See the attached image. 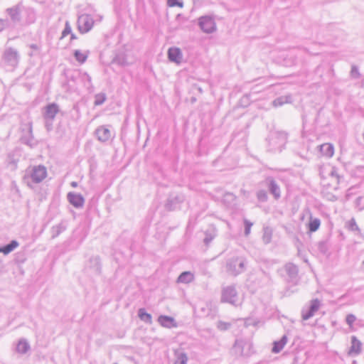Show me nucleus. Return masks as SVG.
Wrapping results in <instances>:
<instances>
[{
    "mask_svg": "<svg viewBox=\"0 0 364 364\" xmlns=\"http://www.w3.org/2000/svg\"><path fill=\"white\" fill-rule=\"evenodd\" d=\"M269 150L272 152H280L287 142V133L282 131L270 132L267 138Z\"/></svg>",
    "mask_w": 364,
    "mask_h": 364,
    "instance_id": "obj_1",
    "label": "nucleus"
},
{
    "mask_svg": "<svg viewBox=\"0 0 364 364\" xmlns=\"http://www.w3.org/2000/svg\"><path fill=\"white\" fill-rule=\"evenodd\" d=\"M247 261L244 257H232L226 262V272L231 276L236 277L246 270Z\"/></svg>",
    "mask_w": 364,
    "mask_h": 364,
    "instance_id": "obj_2",
    "label": "nucleus"
},
{
    "mask_svg": "<svg viewBox=\"0 0 364 364\" xmlns=\"http://www.w3.org/2000/svg\"><path fill=\"white\" fill-rule=\"evenodd\" d=\"M47 176V170L44 166H33L31 170H27L23 176L24 181L31 186V183H39Z\"/></svg>",
    "mask_w": 364,
    "mask_h": 364,
    "instance_id": "obj_3",
    "label": "nucleus"
},
{
    "mask_svg": "<svg viewBox=\"0 0 364 364\" xmlns=\"http://www.w3.org/2000/svg\"><path fill=\"white\" fill-rule=\"evenodd\" d=\"M21 136L20 141L22 144L27 145L30 148H34L38 145V141L33 134L32 122L22 124L20 127Z\"/></svg>",
    "mask_w": 364,
    "mask_h": 364,
    "instance_id": "obj_4",
    "label": "nucleus"
},
{
    "mask_svg": "<svg viewBox=\"0 0 364 364\" xmlns=\"http://www.w3.org/2000/svg\"><path fill=\"white\" fill-rule=\"evenodd\" d=\"M255 352L252 343H234L231 348V353L237 357H248Z\"/></svg>",
    "mask_w": 364,
    "mask_h": 364,
    "instance_id": "obj_5",
    "label": "nucleus"
},
{
    "mask_svg": "<svg viewBox=\"0 0 364 364\" xmlns=\"http://www.w3.org/2000/svg\"><path fill=\"white\" fill-rule=\"evenodd\" d=\"M94 19L92 16L83 14L78 16L77 24L79 32L82 34L89 32L94 26Z\"/></svg>",
    "mask_w": 364,
    "mask_h": 364,
    "instance_id": "obj_6",
    "label": "nucleus"
},
{
    "mask_svg": "<svg viewBox=\"0 0 364 364\" xmlns=\"http://www.w3.org/2000/svg\"><path fill=\"white\" fill-rule=\"evenodd\" d=\"M238 296L234 285L227 286L223 288L221 294V301L236 305Z\"/></svg>",
    "mask_w": 364,
    "mask_h": 364,
    "instance_id": "obj_7",
    "label": "nucleus"
},
{
    "mask_svg": "<svg viewBox=\"0 0 364 364\" xmlns=\"http://www.w3.org/2000/svg\"><path fill=\"white\" fill-rule=\"evenodd\" d=\"M261 186L268 188L269 192L273 196L275 200L281 197L280 187L272 176L267 177L259 183Z\"/></svg>",
    "mask_w": 364,
    "mask_h": 364,
    "instance_id": "obj_8",
    "label": "nucleus"
},
{
    "mask_svg": "<svg viewBox=\"0 0 364 364\" xmlns=\"http://www.w3.org/2000/svg\"><path fill=\"white\" fill-rule=\"evenodd\" d=\"M198 26L205 33H212L216 31V23L213 17L203 16L198 18Z\"/></svg>",
    "mask_w": 364,
    "mask_h": 364,
    "instance_id": "obj_9",
    "label": "nucleus"
},
{
    "mask_svg": "<svg viewBox=\"0 0 364 364\" xmlns=\"http://www.w3.org/2000/svg\"><path fill=\"white\" fill-rule=\"evenodd\" d=\"M43 117L46 120V126H52L56 114L59 112V106L56 103L48 104L44 108Z\"/></svg>",
    "mask_w": 364,
    "mask_h": 364,
    "instance_id": "obj_10",
    "label": "nucleus"
},
{
    "mask_svg": "<svg viewBox=\"0 0 364 364\" xmlns=\"http://www.w3.org/2000/svg\"><path fill=\"white\" fill-rule=\"evenodd\" d=\"M23 9V6L22 3H18L16 5L7 8L5 10V12L8 14L9 16L11 21L14 23H19L21 20V13Z\"/></svg>",
    "mask_w": 364,
    "mask_h": 364,
    "instance_id": "obj_11",
    "label": "nucleus"
},
{
    "mask_svg": "<svg viewBox=\"0 0 364 364\" xmlns=\"http://www.w3.org/2000/svg\"><path fill=\"white\" fill-rule=\"evenodd\" d=\"M19 55L16 50L9 48L4 53L5 63L12 67H16L18 63Z\"/></svg>",
    "mask_w": 364,
    "mask_h": 364,
    "instance_id": "obj_12",
    "label": "nucleus"
},
{
    "mask_svg": "<svg viewBox=\"0 0 364 364\" xmlns=\"http://www.w3.org/2000/svg\"><path fill=\"white\" fill-rule=\"evenodd\" d=\"M284 269L288 275V282L293 284H297L299 281V268L293 263H287L284 266Z\"/></svg>",
    "mask_w": 364,
    "mask_h": 364,
    "instance_id": "obj_13",
    "label": "nucleus"
},
{
    "mask_svg": "<svg viewBox=\"0 0 364 364\" xmlns=\"http://www.w3.org/2000/svg\"><path fill=\"white\" fill-rule=\"evenodd\" d=\"M68 202L75 208H81L85 203V198L80 193L69 192L67 195Z\"/></svg>",
    "mask_w": 364,
    "mask_h": 364,
    "instance_id": "obj_14",
    "label": "nucleus"
},
{
    "mask_svg": "<svg viewBox=\"0 0 364 364\" xmlns=\"http://www.w3.org/2000/svg\"><path fill=\"white\" fill-rule=\"evenodd\" d=\"M87 268L95 274H100L102 270L100 258L98 256L92 257L90 258Z\"/></svg>",
    "mask_w": 364,
    "mask_h": 364,
    "instance_id": "obj_15",
    "label": "nucleus"
},
{
    "mask_svg": "<svg viewBox=\"0 0 364 364\" xmlns=\"http://www.w3.org/2000/svg\"><path fill=\"white\" fill-rule=\"evenodd\" d=\"M168 58L171 62L180 64L183 59V54L180 48L171 47L168 50Z\"/></svg>",
    "mask_w": 364,
    "mask_h": 364,
    "instance_id": "obj_16",
    "label": "nucleus"
},
{
    "mask_svg": "<svg viewBox=\"0 0 364 364\" xmlns=\"http://www.w3.org/2000/svg\"><path fill=\"white\" fill-rule=\"evenodd\" d=\"M95 134L98 140L102 142L108 141L111 136L109 129L104 126L98 127L95 131Z\"/></svg>",
    "mask_w": 364,
    "mask_h": 364,
    "instance_id": "obj_17",
    "label": "nucleus"
},
{
    "mask_svg": "<svg viewBox=\"0 0 364 364\" xmlns=\"http://www.w3.org/2000/svg\"><path fill=\"white\" fill-rule=\"evenodd\" d=\"M205 237L203 239V242L206 246H208L209 244L212 242V240L217 235V229L214 225H210L205 232Z\"/></svg>",
    "mask_w": 364,
    "mask_h": 364,
    "instance_id": "obj_18",
    "label": "nucleus"
},
{
    "mask_svg": "<svg viewBox=\"0 0 364 364\" xmlns=\"http://www.w3.org/2000/svg\"><path fill=\"white\" fill-rule=\"evenodd\" d=\"M158 321L164 327L172 328L176 326V321L171 316L161 315L159 316Z\"/></svg>",
    "mask_w": 364,
    "mask_h": 364,
    "instance_id": "obj_19",
    "label": "nucleus"
},
{
    "mask_svg": "<svg viewBox=\"0 0 364 364\" xmlns=\"http://www.w3.org/2000/svg\"><path fill=\"white\" fill-rule=\"evenodd\" d=\"M176 360L174 364H186L188 357L184 350L181 348H178L174 350Z\"/></svg>",
    "mask_w": 364,
    "mask_h": 364,
    "instance_id": "obj_20",
    "label": "nucleus"
},
{
    "mask_svg": "<svg viewBox=\"0 0 364 364\" xmlns=\"http://www.w3.org/2000/svg\"><path fill=\"white\" fill-rule=\"evenodd\" d=\"M183 201V197L182 196H176L173 198L168 199L166 203V208L168 210H172L176 208L177 204H180Z\"/></svg>",
    "mask_w": 364,
    "mask_h": 364,
    "instance_id": "obj_21",
    "label": "nucleus"
},
{
    "mask_svg": "<svg viewBox=\"0 0 364 364\" xmlns=\"http://www.w3.org/2000/svg\"><path fill=\"white\" fill-rule=\"evenodd\" d=\"M194 280V275L191 272H182L177 279L178 283L188 284Z\"/></svg>",
    "mask_w": 364,
    "mask_h": 364,
    "instance_id": "obj_22",
    "label": "nucleus"
},
{
    "mask_svg": "<svg viewBox=\"0 0 364 364\" xmlns=\"http://www.w3.org/2000/svg\"><path fill=\"white\" fill-rule=\"evenodd\" d=\"M18 245L19 243L18 241L15 240H11L9 244L3 247H0V252L4 253V255H8L18 247Z\"/></svg>",
    "mask_w": 364,
    "mask_h": 364,
    "instance_id": "obj_23",
    "label": "nucleus"
},
{
    "mask_svg": "<svg viewBox=\"0 0 364 364\" xmlns=\"http://www.w3.org/2000/svg\"><path fill=\"white\" fill-rule=\"evenodd\" d=\"M321 153L327 157H331L334 153V148L331 144L326 143L320 146Z\"/></svg>",
    "mask_w": 364,
    "mask_h": 364,
    "instance_id": "obj_24",
    "label": "nucleus"
},
{
    "mask_svg": "<svg viewBox=\"0 0 364 364\" xmlns=\"http://www.w3.org/2000/svg\"><path fill=\"white\" fill-rule=\"evenodd\" d=\"M18 159L15 157L14 154H9L6 159L7 166L11 171H15L17 168Z\"/></svg>",
    "mask_w": 364,
    "mask_h": 364,
    "instance_id": "obj_25",
    "label": "nucleus"
},
{
    "mask_svg": "<svg viewBox=\"0 0 364 364\" xmlns=\"http://www.w3.org/2000/svg\"><path fill=\"white\" fill-rule=\"evenodd\" d=\"M321 225V220L319 218L310 217L309 223L308 224L309 231L311 232H316Z\"/></svg>",
    "mask_w": 364,
    "mask_h": 364,
    "instance_id": "obj_26",
    "label": "nucleus"
},
{
    "mask_svg": "<svg viewBox=\"0 0 364 364\" xmlns=\"http://www.w3.org/2000/svg\"><path fill=\"white\" fill-rule=\"evenodd\" d=\"M89 53V50L82 53L80 50H75L74 51V57L77 62L82 64L87 60Z\"/></svg>",
    "mask_w": 364,
    "mask_h": 364,
    "instance_id": "obj_27",
    "label": "nucleus"
},
{
    "mask_svg": "<svg viewBox=\"0 0 364 364\" xmlns=\"http://www.w3.org/2000/svg\"><path fill=\"white\" fill-rule=\"evenodd\" d=\"M65 230L66 226L63 223L53 226L51 228L52 238H55Z\"/></svg>",
    "mask_w": 364,
    "mask_h": 364,
    "instance_id": "obj_28",
    "label": "nucleus"
},
{
    "mask_svg": "<svg viewBox=\"0 0 364 364\" xmlns=\"http://www.w3.org/2000/svg\"><path fill=\"white\" fill-rule=\"evenodd\" d=\"M30 349L28 343H17L16 346V351L21 355L27 354Z\"/></svg>",
    "mask_w": 364,
    "mask_h": 364,
    "instance_id": "obj_29",
    "label": "nucleus"
},
{
    "mask_svg": "<svg viewBox=\"0 0 364 364\" xmlns=\"http://www.w3.org/2000/svg\"><path fill=\"white\" fill-rule=\"evenodd\" d=\"M138 316L139 318L147 323H151V315L147 313L145 309L141 308L138 311Z\"/></svg>",
    "mask_w": 364,
    "mask_h": 364,
    "instance_id": "obj_30",
    "label": "nucleus"
},
{
    "mask_svg": "<svg viewBox=\"0 0 364 364\" xmlns=\"http://www.w3.org/2000/svg\"><path fill=\"white\" fill-rule=\"evenodd\" d=\"M361 344L362 343H352V346L350 348L348 354L350 356H355L361 352Z\"/></svg>",
    "mask_w": 364,
    "mask_h": 364,
    "instance_id": "obj_31",
    "label": "nucleus"
},
{
    "mask_svg": "<svg viewBox=\"0 0 364 364\" xmlns=\"http://www.w3.org/2000/svg\"><path fill=\"white\" fill-rule=\"evenodd\" d=\"M291 102V97L290 96H281L277 98H276L272 104L274 107H279L282 106L286 103Z\"/></svg>",
    "mask_w": 364,
    "mask_h": 364,
    "instance_id": "obj_32",
    "label": "nucleus"
},
{
    "mask_svg": "<svg viewBox=\"0 0 364 364\" xmlns=\"http://www.w3.org/2000/svg\"><path fill=\"white\" fill-rule=\"evenodd\" d=\"M317 247L318 251L323 255H326L329 250L328 240H322L318 242Z\"/></svg>",
    "mask_w": 364,
    "mask_h": 364,
    "instance_id": "obj_33",
    "label": "nucleus"
},
{
    "mask_svg": "<svg viewBox=\"0 0 364 364\" xmlns=\"http://www.w3.org/2000/svg\"><path fill=\"white\" fill-rule=\"evenodd\" d=\"M256 197L259 202L264 203L268 200V195L265 190L260 189L256 192Z\"/></svg>",
    "mask_w": 364,
    "mask_h": 364,
    "instance_id": "obj_34",
    "label": "nucleus"
},
{
    "mask_svg": "<svg viewBox=\"0 0 364 364\" xmlns=\"http://www.w3.org/2000/svg\"><path fill=\"white\" fill-rule=\"evenodd\" d=\"M113 63L122 66L127 65V59L124 54L116 55L113 59Z\"/></svg>",
    "mask_w": 364,
    "mask_h": 364,
    "instance_id": "obj_35",
    "label": "nucleus"
},
{
    "mask_svg": "<svg viewBox=\"0 0 364 364\" xmlns=\"http://www.w3.org/2000/svg\"><path fill=\"white\" fill-rule=\"evenodd\" d=\"M107 99L106 95L105 93H98L95 95V102L94 105L95 106H100L102 105Z\"/></svg>",
    "mask_w": 364,
    "mask_h": 364,
    "instance_id": "obj_36",
    "label": "nucleus"
},
{
    "mask_svg": "<svg viewBox=\"0 0 364 364\" xmlns=\"http://www.w3.org/2000/svg\"><path fill=\"white\" fill-rule=\"evenodd\" d=\"M321 301L318 299H314L310 301V304L307 306L313 312L316 313L321 306Z\"/></svg>",
    "mask_w": 364,
    "mask_h": 364,
    "instance_id": "obj_37",
    "label": "nucleus"
},
{
    "mask_svg": "<svg viewBox=\"0 0 364 364\" xmlns=\"http://www.w3.org/2000/svg\"><path fill=\"white\" fill-rule=\"evenodd\" d=\"M314 312L308 307H304L301 310V317L303 320H308L314 315Z\"/></svg>",
    "mask_w": 364,
    "mask_h": 364,
    "instance_id": "obj_38",
    "label": "nucleus"
},
{
    "mask_svg": "<svg viewBox=\"0 0 364 364\" xmlns=\"http://www.w3.org/2000/svg\"><path fill=\"white\" fill-rule=\"evenodd\" d=\"M232 326V323H230V322H225V321H218L217 323V328L220 330V331H227Z\"/></svg>",
    "mask_w": 364,
    "mask_h": 364,
    "instance_id": "obj_39",
    "label": "nucleus"
},
{
    "mask_svg": "<svg viewBox=\"0 0 364 364\" xmlns=\"http://www.w3.org/2000/svg\"><path fill=\"white\" fill-rule=\"evenodd\" d=\"M71 33H72V28H71L70 22L68 21H66L65 23V28L61 33L60 39H63V38H65L66 36L70 34Z\"/></svg>",
    "mask_w": 364,
    "mask_h": 364,
    "instance_id": "obj_40",
    "label": "nucleus"
},
{
    "mask_svg": "<svg viewBox=\"0 0 364 364\" xmlns=\"http://www.w3.org/2000/svg\"><path fill=\"white\" fill-rule=\"evenodd\" d=\"M263 242L265 244H268L271 242L272 240V231L268 228H265L264 230V234L262 237Z\"/></svg>",
    "mask_w": 364,
    "mask_h": 364,
    "instance_id": "obj_41",
    "label": "nucleus"
},
{
    "mask_svg": "<svg viewBox=\"0 0 364 364\" xmlns=\"http://www.w3.org/2000/svg\"><path fill=\"white\" fill-rule=\"evenodd\" d=\"M167 6L168 7L178 6L183 7V2L181 0H167Z\"/></svg>",
    "mask_w": 364,
    "mask_h": 364,
    "instance_id": "obj_42",
    "label": "nucleus"
},
{
    "mask_svg": "<svg viewBox=\"0 0 364 364\" xmlns=\"http://www.w3.org/2000/svg\"><path fill=\"white\" fill-rule=\"evenodd\" d=\"M286 343H274V346L272 351L274 353H279L284 347Z\"/></svg>",
    "mask_w": 364,
    "mask_h": 364,
    "instance_id": "obj_43",
    "label": "nucleus"
},
{
    "mask_svg": "<svg viewBox=\"0 0 364 364\" xmlns=\"http://www.w3.org/2000/svg\"><path fill=\"white\" fill-rule=\"evenodd\" d=\"M244 225H245V236H247L250 233V230H251V228H252L253 223H251L250 220L245 219Z\"/></svg>",
    "mask_w": 364,
    "mask_h": 364,
    "instance_id": "obj_44",
    "label": "nucleus"
},
{
    "mask_svg": "<svg viewBox=\"0 0 364 364\" xmlns=\"http://www.w3.org/2000/svg\"><path fill=\"white\" fill-rule=\"evenodd\" d=\"M348 228L350 230L352 231L359 230V228L356 224V222L354 218H352L348 221Z\"/></svg>",
    "mask_w": 364,
    "mask_h": 364,
    "instance_id": "obj_45",
    "label": "nucleus"
},
{
    "mask_svg": "<svg viewBox=\"0 0 364 364\" xmlns=\"http://www.w3.org/2000/svg\"><path fill=\"white\" fill-rule=\"evenodd\" d=\"M350 75L353 78H358L360 77V73L357 66L353 65L351 67Z\"/></svg>",
    "mask_w": 364,
    "mask_h": 364,
    "instance_id": "obj_46",
    "label": "nucleus"
},
{
    "mask_svg": "<svg viewBox=\"0 0 364 364\" xmlns=\"http://www.w3.org/2000/svg\"><path fill=\"white\" fill-rule=\"evenodd\" d=\"M356 317L353 314H348L346 318V323L352 326L353 323L355 321Z\"/></svg>",
    "mask_w": 364,
    "mask_h": 364,
    "instance_id": "obj_47",
    "label": "nucleus"
},
{
    "mask_svg": "<svg viewBox=\"0 0 364 364\" xmlns=\"http://www.w3.org/2000/svg\"><path fill=\"white\" fill-rule=\"evenodd\" d=\"M9 23L8 19L0 18V33L9 26Z\"/></svg>",
    "mask_w": 364,
    "mask_h": 364,
    "instance_id": "obj_48",
    "label": "nucleus"
},
{
    "mask_svg": "<svg viewBox=\"0 0 364 364\" xmlns=\"http://www.w3.org/2000/svg\"><path fill=\"white\" fill-rule=\"evenodd\" d=\"M330 175L333 177H336L338 179V181H339V175L335 168H332Z\"/></svg>",
    "mask_w": 364,
    "mask_h": 364,
    "instance_id": "obj_49",
    "label": "nucleus"
},
{
    "mask_svg": "<svg viewBox=\"0 0 364 364\" xmlns=\"http://www.w3.org/2000/svg\"><path fill=\"white\" fill-rule=\"evenodd\" d=\"M83 77L85 80H86L87 81L88 84L90 85H91V80H92L91 77L87 73H85L83 74Z\"/></svg>",
    "mask_w": 364,
    "mask_h": 364,
    "instance_id": "obj_50",
    "label": "nucleus"
},
{
    "mask_svg": "<svg viewBox=\"0 0 364 364\" xmlns=\"http://www.w3.org/2000/svg\"><path fill=\"white\" fill-rule=\"evenodd\" d=\"M70 35V41H72L73 40L77 39L76 35L75 33H73V32Z\"/></svg>",
    "mask_w": 364,
    "mask_h": 364,
    "instance_id": "obj_51",
    "label": "nucleus"
},
{
    "mask_svg": "<svg viewBox=\"0 0 364 364\" xmlns=\"http://www.w3.org/2000/svg\"><path fill=\"white\" fill-rule=\"evenodd\" d=\"M288 338L287 335H284L278 341H287Z\"/></svg>",
    "mask_w": 364,
    "mask_h": 364,
    "instance_id": "obj_52",
    "label": "nucleus"
},
{
    "mask_svg": "<svg viewBox=\"0 0 364 364\" xmlns=\"http://www.w3.org/2000/svg\"><path fill=\"white\" fill-rule=\"evenodd\" d=\"M245 324H247V325H251V324L256 325V323L255 322L252 323L251 319H247L246 321H245Z\"/></svg>",
    "mask_w": 364,
    "mask_h": 364,
    "instance_id": "obj_53",
    "label": "nucleus"
},
{
    "mask_svg": "<svg viewBox=\"0 0 364 364\" xmlns=\"http://www.w3.org/2000/svg\"><path fill=\"white\" fill-rule=\"evenodd\" d=\"M30 47H31V48L34 49V50H37L38 48V47L36 44H31L30 46Z\"/></svg>",
    "mask_w": 364,
    "mask_h": 364,
    "instance_id": "obj_54",
    "label": "nucleus"
},
{
    "mask_svg": "<svg viewBox=\"0 0 364 364\" xmlns=\"http://www.w3.org/2000/svg\"><path fill=\"white\" fill-rule=\"evenodd\" d=\"M70 185L72 187L75 188L77 186V183L76 181H73L71 182Z\"/></svg>",
    "mask_w": 364,
    "mask_h": 364,
    "instance_id": "obj_55",
    "label": "nucleus"
},
{
    "mask_svg": "<svg viewBox=\"0 0 364 364\" xmlns=\"http://www.w3.org/2000/svg\"><path fill=\"white\" fill-rule=\"evenodd\" d=\"M29 15H31V16H32V17H31V18H32V19H31V22H33V17H34V14H33V11H30Z\"/></svg>",
    "mask_w": 364,
    "mask_h": 364,
    "instance_id": "obj_56",
    "label": "nucleus"
},
{
    "mask_svg": "<svg viewBox=\"0 0 364 364\" xmlns=\"http://www.w3.org/2000/svg\"><path fill=\"white\" fill-rule=\"evenodd\" d=\"M351 341H359L355 336H352L351 337Z\"/></svg>",
    "mask_w": 364,
    "mask_h": 364,
    "instance_id": "obj_57",
    "label": "nucleus"
},
{
    "mask_svg": "<svg viewBox=\"0 0 364 364\" xmlns=\"http://www.w3.org/2000/svg\"><path fill=\"white\" fill-rule=\"evenodd\" d=\"M18 341L23 342V341H27L26 339H24V338H21Z\"/></svg>",
    "mask_w": 364,
    "mask_h": 364,
    "instance_id": "obj_58",
    "label": "nucleus"
},
{
    "mask_svg": "<svg viewBox=\"0 0 364 364\" xmlns=\"http://www.w3.org/2000/svg\"><path fill=\"white\" fill-rule=\"evenodd\" d=\"M114 364H117V363H114Z\"/></svg>",
    "mask_w": 364,
    "mask_h": 364,
    "instance_id": "obj_59",
    "label": "nucleus"
}]
</instances>
